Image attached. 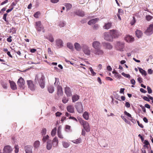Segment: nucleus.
I'll return each mask as SVG.
<instances>
[{
  "label": "nucleus",
  "instance_id": "1",
  "mask_svg": "<svg viewBox=\"0 0 153 153\" xmlns=\"http://www.w3.org/2000/svg\"><path fill=\"white\" fill-rule=\"evenodd\" d=\"M44 79L45 77L44 75L42 74L39 73L36 75L35 79V82L36 83L38 82L40 86L42 88H43L45 86Z\"/></svg>",
  "mask_w": 153,
  "mask_h": 153
},
{
  "label": "nucleus",
  "instance_id": "2",
  "mask_svg": "<svg viewBox=\"0 0 153 153\" xmlns=\"http://www.w3.org/2000/svg\"><path fill=\"white\" fill-rule=\"evenodd\" d=\"M82 50L84 53L87 56H90L91 54L90 48L85 44H82Z\"/></svg>",
  "mask_w": 153,
  "mask_h": 153
},
{
  "label": "nucleus",
  "instance_id": "3",
  "mask_svg": "<svg viewBox=\"0 0 153 153\" xmlns=\"http://www.w3.org/2000/svg\"><path fill=\"white\" fill-rule=\"evenodd\" d=\"M79 122L81 125L83 126L85 130L87 132H89L90 131V128L88 123L82 119H79Z\"/></svg>",
  "mask_w": 153,
  "mask_h": 153
},
{
  "label": "nucleus",
  "instance_id": "4",
  "mask_svg": "<svg viewBox=\"0 0 153 153\" xmlns=\"http://www.w3.org/2000/svg\"><path fill=\"white\" fill-rule=\"evenodd\" d=\"M103 37L104 39L106 41L112 42L113 40V37L110 31L104 33L103 34Z\"/></svg>",
  "mask_w": 153,
  "mask_h": 153
},
{
  "label": "nucleus",
  "instance_id": "5",
  "mask_svg": "<svg viewBox=\"0 0 153 153\" xmlns=\"http://www.w3.org/2000/svg\"><path fill=\"white\" fill-rule=\"evenodd\" d=\"M75 107L77 111L79 113H81L83 112V105L81 102H77L76 105Z\"/></svg>",
  "mask_w": 153,
  "mask_h": 153
},
{
  "label": "nucleus",
  "instance_id": "6",
  "mask_svg": "<svg viewBox=\"0 0 153 153\" xmlns=\"http://www.w3.org/2000/svg\"><path fill=\"white\" fill-rule=\"evenodd\" d=\"M110 33L113 38H118L120 35V33L116 30H112L110 31Z\"/></svg>",
  "mask_w": 153,
  "mask_h": 153
},
{
  "label": "nucleus",
  "instance_id": "7",
  "mask_svg": "<svg viewBox=\"0 0 153 153\" xmlns=\"http://www.w3.org/2000/svg\"><path fill=\"white\" fill-rule=\"evenodd\" d=\"M153 33V24H151L149 25L146 30L145 32V34L147 35H150Z\"/></svg>",
  "mask_w": 153,
  "mask_h": 153
},
{
  "label": "nucleus",
  "instance_id": "8",
  "mask_svg": "<svg viewBox=\"0 0 153 153\" xmlns=\"http://www.w3.org/2000/svg\"><path fill=\"white\" fill-rule=\"evenodd\" d=\"M55 46L57 48H59L63 46V42L60 39H57L55 41Z\"/></svg>",
  "mask_w": 153,
  "mask_h": 153
},
{
  "label": "nucleus",
  "instance_id": "9",
  "mask_svg": "<svg viewBox=\"0 0 153 153\" xmlns=\"http://www.w3.org/2000/svg\"><path fill=\"white\" fill-rule=\"evenodd\" d=\"M124 43L123 42H118L116 45V48L117 49L120 51H123L124 48Z\"/></svg>",
  "mask_w": 153,
  "mask_h": 153
},
{
  "label": "nucleus",
  "instance_id": "10",
  "mask_svg": "<svg viewBox=\"0 0 153 153\" xmlns=\"http://www.w3.org/2000/svg\"><path fill=\"white\" fill-rule=\"evenodd\" d=\"M12 151V148L9 145L5 146L3 149L4 153H11Z\"/></svg>",
  "mask_w": 153,
  "mask_h": 153
},
{
  "label": "nucleus",
  "instance_id": "11",
  "mask_svg": "<svg viewBox=\"0 0 153 153\" xmlns=\"http://www.w3.org/2000/svg\"><path fill=\"white\" fill-rule=\"evenodd\" d=\"M18 85L21 88H23L25 82L24 79L22 77L20 78L17 81Z\"/></svg>",
  "mask_w": 153,
  "mask_h": 153
},
{
  "label": "nucleus",
  "instance_id": "12",
  "mask_svg": "<svg viewBox=\"0 0 153 153\" xmlns=\"http://www.w3.org/2000/svg\"><path fill=\"white\" fill-rule=\"evenodd\" d=\"M36 28L38 31H40L43 29V27L40 21L36 22Z\"/></svg>",
  "mask_w": 153,
  "mask_h": 153
},
{
  "label": "nucleus",
  "instance_id": "13",
  "mask_svg": "<svg viewBox=\"0 0 153 153\" xmlns=\"http://www.w3.org/2000/svg\"><path fill=\"white\" fill-rule=\"evenodd\" d=\"M92 52L94 53L95 55H98V56L102 55L104 53L103 51L100 49L94 50L92 51Z\"/></svg>",
  "mask_w": 153,
  "mask_h": 153
},
{
  "label": "nucleus",
  "instance_id": "14",
  "mask_svg": "<svg viewBox=\"0 0 153 153\" xmlns=\"http://www.w3.org/2000/svg\"><path fill=\"white\" fill-rule=\"evenodd\" d=\"M150 149V144H145L143 147L142 149V153H146V151H149Z\"/></svg>",
  "mask_w": 153,
  "mask_h": 153
},
{
  "label": "nucleus",
  "instance_id": "15",
  "mask_svg": "<svg viewBox=\"0 0 153 153\" xmlns=\"http://www.w3.org/2000/svg\"><path fill=\"white\" fill-rule=\"evenodd\" d=\"M100 43L98 41H94L92 43V47L95 49V50L98 49L100 47Z\"/></svg>",
  "mask_w": 153,
  "mask_h": 153
},
{
  "label": "nucleus",
  "instance_id": "16",
  "mask_svg": "<svg viewBox=\"0 0 153 153\" xmlns=\"http://www.w3.org/2000/svg\"><path fill=\"white\" fill-rule=\"evenodd\" d=\"M28 88L32 91H34L35 89V86L31 80H28L27 81Z\"/></svg>",
  "mask_w": 153,
  "mask_h": 153
},
{
  "label": "nucleus",
  "instance_id": "17",
  "mask_svg": "<svg viewBox=\"0 0 153 153\" xmlns=\"http://www.w3.org/2000/svg\"><path fill=\"white\" fill-rule=\"evenodd\" d=\"M103 47L106 49L111 50L112 48V46L110 43L108 42H104L103 43Z\"/></svg>",
  "mask_w": 153,
  "mask_h": 153
},
{
  "label": "nucleus",
  "instance_id": "18",
  "mask_svg": "<svg viewBox=\"0 0 153 153\" xmlns=\"http://www.w3.org/2000/svg\"><path fill=\"white\" fill-rule=\"evenodd\" d=\"M49 136L47 135L46 136L43 137L42 140L43 143H50L51 141L49 139Z\"/></svg>",
  "mask_w": 153,
  "mask_h": 153
},
{
  "label": "nucleus",
  "instance_id": "19",
  "mask_svg": "<svg viewBox=\"0 0 153 153\" xmlns=\"http://www.w3.org/2000/svg\"><path fill=\"white\" fill-rule=\"evenodd\" d=\"M65 93L68 97H70L72 95L70 88L69 87H66L65 88Z\"/></svg>",
  "mask_w": 153,
  "mask_h": 153
},
{
  "label": "nucleus",
  "instance_id": "20",
  "mask_svg": "<svg viewBox=\"0 0 153 153\" xmlns=\"http://www.w3.org/2000/svg\"><path fill=\"white\" fill-rule=\"evenodd\" d=\"M74 48L77 51H80L82 48V45L77 42H76L74 44Z\"/></svg>",
  "mask_w": 153,
  "mask_h": 153
},
{
  "label": "nucleus",
  "instance_id": "21",
  "mask_svg": "<svg viewBox=\"0 0 153 153\" xmlns=\"http://www.w3.org/2000/svg\"><path fill=\"white\" fill-rule=\"evenodd\" d=\"M125 40L127 42H132L134 40V38L132 36L127 35L125 38Z\"/></svg>",
  "mask_w": 153,
  "mask_h": 153
},
{
  "label": "nucleus",
  "instance_id": "22",
  "mask_svg": "<svg viewBox=\"0 0 153 153\" xmlns=\"http://www.w3.org/2000/svg\"><path fill=\"white\" fill-rule=\"evenodd\" d=\"M112 26V23L111 22H108L105 23L103 26L104 29L108 30L110 29Z\"/></svg>",
  "mask_w": 153,
  "mask_h": 153
},
{
  "label": "nucleus",
  "instance_id": "23",
  "mask_svg": "<svg viewBox=\"0 0 153 153\" xmlns=\"http://www.w3.org/2000/svg\"><path fill=\"white\" fill-rule=\"evenodd\" d=\"M62 126H59L57 129V134L58 137L61 138H63V137L61 133Z\"/></svg>",
  "mask_w": 153,
  "mask_h": 153
},
{
  "label": "nucleus",
  "instance_id": "24",
  "mask_svg": "<svg viewBox=\"0 0 153 153\" xmlns=\"http://www.w3.org/2000/svg\"><path fill=\"white\" fill-rule=\"evenodd\" d=\"M99 20L98 18H95L91 19L89 21L88 23V24L89 25H91L93 24H95Z\"/></svg>",
  "mask_w": 153,
  "mask_h": 153
},
{
  "label": "nucleus",
  "instance_id": "25",
  "mask_svg": "<svg viewBox=\"0 0 153 153\" xmlns=\"http://www.w3.org/2000/svg\"><path fill=\"white\" fill-rule=\"evenodd\" d=\"M67 109L68 111L71 113L74 112V108L73 106L70 105L67 107Z\"/></svg>",
  "mask_w": 153,
  "mask_h": 153
},
{
  "label": "nucleus",
  "instance_id": "26",
  "mask_svg": "<svg viewBox=\"0 0 153 153\" xmlns=\"http://www.w3.org/2000/svg\"><path fill=\"white\" fill-rule=\"evenodd\" d=\"M57 94L58 95H62V94L63 91L62 87L60 86H57Z\"/></svg>",
  "mask_w": 153,
  "mask_h": 153
},
{
  "label": "nucleus",
  "instance_id": "27",
  "mask_svg": "<svg viewBox=\"0 0 153 153\" xmlns=\"http://www.w3.org/2000/svg\"><path fill=\"white\" fill-rule=\"evenodd\" d=\"M25 150L26 153H32V147L30 146H25Z\"/></svg>",
  "mask_w": 153,
  "mask_h": 153
},
{
  "label": "nucleus",
  "instance_id": "28",
  "mask_svg": "<svg viewBox=\"0 0 153 153\" xmlns=\"http://www.w3.org/2000/svg\"><path fill=\"white\" fill-rule=\"evenodd\" d=\"M75 14L79 16H83L84 15V12L81 10H77L74 12Z\"/></svg>",
  "mask_w": 153,
  "mask_h": 153
},
{
  "label": "nucleus",
  "instance_id": "29",
  "mask_svg": "<svg viewBox=\"0 0 153 153\" xmlns=\"http://www.w3.org/2000/svg\"><path fill=\"white\" fill-rule=\"evenodd\" d=\"M11 88L13 90H16L17 89V87L16 84L13 81H9Z\"/></svg>",
  "mask_w": 153,
  "mask_h": 153
},
{
  "label": "nucleus",
  "instance_id": "30",
  "mask_svg": "<svg viewBox=\"0 0 153 153\" xmlns=\"http://www.w3.org/2000/svg\"><path fill=\"white\" fill-rule=\"evenodd\" d=\"M46 38L48 39L50 42H52L54 41V38L51 34H49L46 37Z\"/></svg>",
  "mask_w": 153,
  "mask_h": 153
},
{
  "label": "nucleus",
  "instance_id": "31",
  "mask_svg": "<svg viewBox=\"0 0 153 153\" xmlns=\"http://www.w3.org/2000/svg\"><path fill=\"white\" fill-rule=\"evenodd\" d=\"M143 35V33L142 31L140 30H137L136 31V36L138 38H140Z\"/></svg>",
  "mask_w": 153,
  "mask_h": 153
},
{
  "label": "nucleus",
  "instance_id": "32",
  "mask_svg": "<svg viewBox=\"0 0 153 153\" xmlns=\"http://www.w3.org/2000/svg\"><path fill=\"white\" fill-rule=\"evenodd\" d=\"M83 117L85 120H88L89 117L88 113L87 111L84 112L83 114Z\"/></svg>",
  "mask_w": 153,
  "mask_h": 153
},
{
  "label": "nucleus",
  "instance_id": "33",
  "mask_svg": "<svg viewBox=\"0 0 153 153\" xmlns=\"http://www.w3.org/2000/svg\"><path fill=\"white\" fill-rule=\"evenodd\" d=\"M79 99V97L77 95H73L72 97V102H75L77 101Z\"/></svg>",
  "mask_w": 153,
  "mask_h": 153
},
{
  "label": "nucleus",
  "instance_id": "34",
  "mask_svg": "<svg viewBox=\"0 0 153 153\" xmlns=\"http://www.w3.org/2000/svg\"><path fill=\"white\" fill-rule=\"evenodd\" d=\"M138 69L139 71L142 75H144L145 76H146V75L147 73L145 70L140 68H139Z\"/></svg>",
  "mask_w": 153,
  "mask_h": 153
},
{
  "label": "nucleus",
  "instance_id": "35",
  "mask_svg": "<svg viewBox=\"0 0 153 153\" xmlns=\"http://www.w3.org/2000/svg\"><path fill=\"white\" fill-rule=\"evenodd\" d=\"M67 47L70 49L73 50L74 47L73 44L71 42H68L67 43Z\"/></svg>",
  "mask_w": 153,
  "mask_h": 153
},
{
  "label": "nucleus",
  "instance_id": "36",
  "mask_svg": "<svg viewBox=\"0 0 153 153\" xmlns=\"http://www.w3.org/2000/svg\"><path fill=\"white\" fill-rule=\"evenodd\" d=\"M65 5L66 7L67 11L69 10L72 7V5L69 3L65 4Z\"/></svg>",
  "mask_w": 153,
  "mask_h": 153
},
{
  "label": "nucleus",
  "instance_id": "37",
  "mask_svg": "<svg viewBox=\"0 0 153 153\" xmlns=\"http://www.w3.org/2000/svg\"><path fill=\"white\" fill-rule=\"evenodd\" d=\"M48 90L50 93H52L54 91L53 87L52 86H49L48 88Z\"/></svg>",
  "mask_w": 153,
  "mask_h": 153
},
{
  "label": "nucleus",
  "instance_id": "38",
  "mask_svg": "<svg viewBox=\"0 0 153 153\" xmlns=\"http://www.w3.org/2000/svg\"><path fill=\"white\" fill-rule=\"evenodd\" d=\"M124 113L125 114L128 116V117L131 118V119H130V120L131 121H132V120H133V118L130 114L129 113L127 112L126 111H124Z\"/></svg>",
  "mask_w": 153,
  "mask_h": 153
},
{
  "label": "nucleus",
  "instance_id": "39",
  "mask_svg": "<svg viewBox=\"0 0 153 153\" xmlns=\"http://www.w3.org/2000/svg\"><path fill=\"white\" fill-rule=\"evenodd\" d=\"M56 128L55 127L52 131L51 132V135L52 136H54L56 134Z\"/></svg>",
  "mask_w": 153,
  "mask_h": 153
},
{
  "label": "nucleus",
  "instance_id": "40",
  "mask_svg": "<svg viewBox=\"0 0 153 153\" xmlns=\"http://www.w3.org/2000/svg\"><path fill=\"white\" fill-rule=\"evenodd\" d=\"M71 126L69 125H66L65 126V129L66 131L69 132L71 131Z\"/></svg>",
  "mask_w": 153,
  "mask_h": 153
},
{
  "label": "nucleus",
  "instance_id": "41",
  "mask_svg": "<svg viewBox=\"0 0 153 153\" xmlns=\"http://www.w3.org/2000/svg\"><path fill=\"white\" fill-rule=\"evenodd\" d=\"M73 142L75 143H79L81 142V139L79 138L76 140H74L73 141Z\"/></svg>",
  "mask_w": 153,
  "mask_h": 153
},
{
  "label": "nucleus",
  "instance_id": "42",
  "mask_svg": "<svg viewBox=\"0 0 153 153\" xmlns=\"http://www.w3.org/2000/svg\"><path fill=\"white\" fill-rule=\"evenodd\" d=\"M121 74L123 76L125 77L128 78L129 79L131 78L130 75L128 74H126L124 72H123Z\"/></svg>",
  "mask_w": 153,
  "mask_h": 153
},
{
  "label": "nucleus",
  "instance_id": "43",
  "mask_svg": "<svg viewBox=\"0 0 153 153\" xmlns=\"http://www.w3.org/2000/svg\"><path fill=\"white\" fill-rule=\"evenodd\" d=\"M89 69L93 76H95L96 75V73L94 71L92 67H90L89 68Z\"/></svg>",
  "mask_w": 153,
  "mask_h": 153
},
{
  "label": "nucleus",
  "instance_id": "44",
  "mask_svg": "<svg viewBox=\"0 0 153 153\" xmlns=\"http://www.w3.org/2000/svg\"><path fill=\"white\" fill-rule=\"evenodd\" d=\"M46 131L47 130L45 128H43L41 132L42 135V136L45 135L46 134Z\"/></svg>",
  "mask_w": 153,
  "mask_h": 153
},
{
  "label": "nucleus",
  "instance_id": "45",
  "mask_svg": "<svg viewBox=\"0 0 153 153\" xmlns=\"http://www.w3.org/2000/svg\"><path fill=\"white\" fill-rule=\"evenodd\" d=\"M114 76L117 79H120L121 77V75L119 74L118 73H115V74L114 75Z\"/></svg>",
  "mask_w": 153,
  "mask_h": 153
},
{
  "label": "nucleus",
  "instance_id": "46",
  "mask_svg": "<svg viewBox=\"0 0 153 153\" xmlns=\"http://www.w3.org/2000/svg\"><path fill=\"white\" fill-rule=\"evenodd\" d=\"M68 98H66L65 97H64L62 100V101L64 103H66L68 101Z\"/></svg>",
  "mask_w": 153,
  "mask_h": 153
},
{
  "label": "nucleus",
  "instance_id": "47",
  "mask_svg": "<svg viewBox=\"0 0 153 153\" xmlns=\"http://www.w3.org/2000/svg\"><path fill=\"white\" fill-rule=\"evenodd\" d=\"M15 153H17L19 152V147L18 145H16L15 146Z\"/></svg>",
  "mask_w": 153,
  "mask_h": 153
},
{
  "label": "nucleus",
  "instance_id": "48",
  "mask_svg": "<svg viewBox=\"0 0 153 153\" xmlns=\"http://www.w3.org/2000/svg\"><path fill=\"white\" fill-rule=\"evenodd\" d=\"M65 25V24L63 22H60L59 23V25L61 27H63Z\"/></svg>",
  "mask_w": 153,
  "mask_h": 153
},
{
  "label": "nucleus",
  "instance_id": "49",
  "mask_svg": "<svg viewBox=\"0 0 153 153\" xmlns=\"http://www.w3.org/2000/svg\"><path fill=\"white\" fill-rule=\"evenodd\" d=\"M121 118L123 119L125 121V122L128 124H129L130 123L124 117V116H121Z\"/></svg>",
  "mask_w": 153,
  "mask_h": 153
},
{
  "label": "nucleus",
  "instance_id": "50",
  "mask_svg": "<svg viewBox=\"0 0 153 153\" xmlns=\"http://www.w3.org/2000/svg\"><path fill=\"white\" fill-rule=\"evenodd\" d=\"M40 13L39 12H37L34 14V16L36 18H38L39 15L40 14Z\"/></svg>",
  "mask_w": 153,
  "mask_h": 153
},
{
  "label": "nucleus",
  "instance_id": "51",
  "mask_svg": "<svg viewBox=\"0 0 153 153\" xmlns=\"http://www.w3.org/2000/svg\"><path fill=\"white\" fill-rule=\"evenodd\" d=\"M136 20L135 18L134 17H133V19L131 22V25H133L136 22Z\"/></svg>",
  "mask_w": 153,
  "mask_h": 153
},
{
  "label": "nucleus",
  "instance_id": "52",
  "mask_svg": "<svg viewBox=\"0 0 153 153\" xmlns=\"http://www.w3.org/2000/svg\"><path fill=\"white\" fill-rule=\"evenodd\" d=\"M52 147V144H47L46 147L47 149L48 150H50Z\"/></svg>",
  "mask_w": 153,
  "mask_h": 153
},
{
  "label": "nucleus",
  "instance_id": "53",
  "mask_svg": "<svg viewBox=\"0 0 153 153\" xmlns=\"http://www.w3.org/2000/svg\"><path fill=\"white\" fill-rule=\"evenodd\" d=\"M147 89L148 91V93L149 94H151L152 92V91L151 89V88L149 86L147 87Z\"/></svg>",
  "mask_w": 153,
  "mask_h": 153
},
{
  "label": "nucleus",
  "instance_id": "54",
  "mask_svg": "<svg viewBox=\"0 0 153 153\" xmlns=\"http://www.w3.org/2000/svg\"><path fill=\"white\" fill-rule=\"evenodd\" d=\"M123 13V10L121 9H118V14L120 15H122Z\"/></svg>",
  "mask_w": 153,
  "mask_h": 153
},
{
  "label": "nucleus",
  "instance_id": "55",
  "mask_svg": "<svg viewBox=\"0 0 153 153\" xmlns=\"http://www.w3.org/2000/svg\"><path fill=\"white\" fill-rule=\"evenodd\" d=\"M140 106L142 110L144 112H146V109L144 107L141 105H140Z\"/></svg>",
  "mask_w": 153,
  "mask_h": 153
},
{
  "label": "nucleus",
  "instance_id": "56",
  "mask_svg": "<svg viewBox=\"0 0 153 153\" xmlns=\"http://www.w3.org/2000/svg\"><path fill=\"white\" fill-rule=\"evenodd\" d=\"M152 17L150 15H148L146 16V19L148 21L152 19Z\"/></svg>",
  "mask_w": 153,
  "mask_h": 153
},
{
  "label": "nucleus",
  "instance_id": "57",
  "mask_svg": "<svg viewBox=\"0 0 153 153\" xmlns=\"http://www.w3.org/2000/svg\"><path fill=\"white\" fill-rule=\"evenodd\" d=\"M12 37L11 36H9L8 38L7 39V41L9 42H10L12 41V40L11 39Z\"/></svg>",
  "mask_w": 153,
  "mask_h": 153
},
{
  "label": "nucleus",
  "instance_id": "58",
  "mask_svg": "<svg viewBox=\"0 0 153 153\" xmlns=\"http://www.w3.org/2000/svg\"><path fill=\"white\" fill-rule=\"evenodd\" d=\"M125 106L127 108H128L130 107L131 105L129 102H126L125 103Z\"/></svg>",
  "mask_w": 153,
  "mask_h": 153
},
{
  "label": "nucleus",
  "instance_id": "59",
  "mask_svg": "<svg viewBox=\"0 0 153 153\" xmlns=\"http://www.w3.org/2000/svg\"><path fill=\"white\" fill-rule=\"evenodd\" d=\"M7 13H5L4 15L3 16V19L6 22L7 21L6 17L7 16Z\"/></svg>",
  "mask_w": 153,
  "mask_h": 153
},
{
  "label": "nucleus",
  "instance_id": "60",
  "mask_svg": "<svg viewBox=\"0 0 153 153\" xmlns=\"http://www.w3.org/2000/svg\"><path fill=\"white\" fill-rule=\"evenodd\" d=\"M143 99L149 102L150 101L149 99V98H148L146 96H144Z\"/></svg>",
  "mask_w": 153,
  "mask_h": 153
},
{
  "label": "nucleus",
  "instance_id": "61",
  "mask_svg": "<svg viewBox=\"0 0 153 153\" xmlns=\"http://www.w3.org/2000/svg\"><path fill=\"white\" fill-rule=\"evenodd\" d=\"M59 0H50L51 2L53 3H56L59 2Z\"/></svg>",
  "mask_w": 153,
  "mask_h": 153
},
{
  "label": "nucleus",
  "instance_id": "62",
  "mask_svg": "<svg viewBox=\"0 0 153 153\" xmlns=\"http://www.w3.org/2000/svg\"><path fill=\"white\" fill-rule=\"evenodd\" d=\"M69 118V119H72L74 120H75L76 122H77V120L74 117L70 116Z\"/></svg>",
  "mask_w": 153,
  "mask_h": 153
},
{
  "label": "nucleus",
  "instance_id": "63",
  "mask_svg": "<svg viewBox=\"0 0 153 153\" xmlns=\"http://www.w3.org/2000/svg\"><path fill=\"white\" fill-rule=\"evenodd\" d=\"M61 114H62L59 111L56 112L55 114L56 117H60Z\"/></svg>",
  "mask_w": 153,
  "mask_h": 153
},
{
  "label": "nucleus",
  "instance_id": "64",
  "mask_svg": "<svg viewBox=\"0 0 153 153\" xmlns=\"http://www.w3.org/2000/svg\"><path fill=\"white\" fill-rule=\"evenodd\" d=\"M99 26L98 24H95L94 25L93 28L95 29H97L99 27Z\"/></svg>",
  "mask_w": 153,
  "mask_h": 153
}]
</instances>
